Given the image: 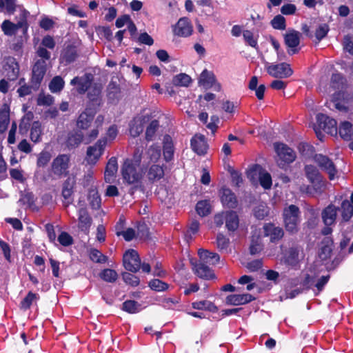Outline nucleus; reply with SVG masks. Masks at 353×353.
<instances>
[{
  "label": "nucleus",
  "instance_id": "1",
  "mask_svg": "<svg viewBox=\"0 0 353 353\" xmlns=\"http://www.w3.org/2000/svg\"><path fill=\"white\" fill-rule=\"evenodd\" d=\"M141 152L137 148L132 159H126L121 166V175L124 181L128 184L139 183L142 179V172L140 170L141 162Z\"/></svg>",
  "mask_w": 353,
  "mask_h": 353
},
{
  "label": "nucleus",
  "instance_id": "2",
  "mask_svg": "<svg viewBox=\"0 0 353 353\" xmlns=\"http://www.w3.org/2000/svg\"><path fill=\"white\" fill-rule=\"evenodd\" d=\"M301 210L294 204L285 207L282 213L283 223L285 231L290 235H296L300 230Z\"/></svg>",
  "mask_w": 353,
  "mask_h": 353
},
{
  "label": "nucleus",
  "instance_id": "3",
  "mask_svg": "<svg viewBox=\"0 0 353 353\" xmlns=\"http://www.w3.org/2000/svg\"><path fill=\"white\" fill-rule=\"evenodd\" d=\"M30 16V12L23 8L20 10V13L16 17L17 22L16 23L10 21V20H4L1 23V30L4 34L6 36L15 35L19 29L22 30L23 36L27 39L28 37V30L29 28V23L28 18Z\"/></svg>",
  "mask_w": 353,
  "mask_h": 353
},
{
  "label": "nucleus",
  "instance_id": "4",
  "mask_svg": "<svg viewBox=\"0 0 353 353\" xmlns=\"http://www.w3.org/2000/svg\"><path fill=\"white\" fill-rule=\"evenodd\" d=\"M274 149L278 156V159L276 160L277 165L281 168H283L292 163L296 158V152L283 143H274Z\"/></svg>",
  "mask_w": 353,
  "mask_h": 353
},
{
  "label": "nucleus",
  "instance_id": "5",
  "mask_svg": "<svg viewBox=\"0 0 353 353\" xmlns=\"http://www.w3.org/2000/svg\"><path fill=\"white\" fill-rule=\"evenodd\" d=\"M70 162V155L65 154H59L53 159L51 163L52 173L59 178L68 176L69 174Z\"/></svg>",
  "mask_w": 353,
  "mask_h": 353
},
{
  "label": "nucleus",
  "instance_id": "6",
  "mask_svg": "<svg viewBox=\"0 0 353 353\" xmlns=\"http://www.w3.org/2000/svg\"><path fill=\"white\" fill-rule=\"evenodd\" d=\"M107 145V137L99 139L93 145L89 146L86 151V160L89 164L94 165L104 152Z\"/></svg>",
  "mask_w": 353,
  "mask_h": 353
},
{
  "label": "nucleus",
  "instance_id": "7",
  "mask_svg": "<svg viewBox=\"0 0 353 353\" xmlns=\"http://www.w3.org/2000/svg\"><path fill=\"white\" fill-rule=\"evenodd\" d=\"M123 265L128 272H139L141 269V258L138 252L133 249L126 250L123 256Z\"/></svg>",
  "mask_w": 353,
  "mask_h": 353
},
{
  "label": "nucleus",
  "instance_id": "8",
  "mask_svg": "<svg viewBox=\"0 0 353 353\" xmlns=\"http://www.w3.org/2000/svg\"><path fill=\"white\" fill-rule=\"evenodd\" d=\"M301 33L294 29H288L283 34L284 43L287 46L288 53L290 55L297 54L300 48L298 46L300 44Z\"/></svg>",
  "mask_w": 353,
  "mask_h": 353
},
{
  "label": "nucleus",
  "instance_id": "9",
  "mask_svg": "<svg viewBox=\"0 0 353 353\" xmlns=\"http://www.w3.org/2000/svg\"><path fill=\"white\" fill-rule=\"evenodd\" d=\"M265 69L268 74L274 78H288L293 74L290 65L285 62L278 64L266 63Z\"/></svg>",
  "mask_w": 353,
  "mask_h": 353
},
{
  "label": "nucleus",
  "instance_id": "10",
  "mask_svg": "<svg viewBox=\"0 0 353 353\" xmlns=\"http://www.w3.org/2000/svg\"><path fill=\"white\" fill-rule=\"evenodd\" d=\"M262 168L259 164H254L247 171L248 178L254 179L259 171V183L260 185L265 190L270 189L272 185V176L270 174L266 171L262 170Z\"/></svg>",
  "mask_w": 353,
  "mask_h": 353
},
{
  "label": "nucleus",
  "instance_id": "11",
  "mask_svg": "<svg viewBox=\"0 0 353 353\" xmlns=\"http://www.w3.org/2000/svg\"><path fill=\"white\" fill-rule=\"evenodd\" d=\"M46 72V62L44 60H37L32 69L30 83H32L35 88L39 89Z\"/></svg>",
  "mask_w": 353,
  "mask_h": 353
},
{
  "label": "nucleus",
  "instance_id": "12",
  "mask_svg": "<svg viewBox=\"0 0 353 353\" xmlns=\"http://www.w3.org/2000/svg\"><path fill=\"white\" fill-rule=\"evenodd\" d=\"M314 160L321 170L327 173L330 180L334 179L337 174V170L332 159L322 154H316L314 157Z\"/></svg>",
  "mask_w": 353,
  "mask_h": 353
},
{
  "label": "nucleus",
  "instance_id": "13",
  "mask_svg": "<svg viewBox=\"0 0 353 353\" xmlns=\"http://www.w3.org/2000/svg\"><path fill=\"white\" fill-rule=\"evenodd\" d=\"M3 69L8 81H13L17 79L19 74V65L14 57H6L3 59Z\"/></svg>",
  "mask_w": 353,
  "mask_h": 353
},
{
  "label": "nucleus",
  "instance_id": "14",
  "mask_svg": "<svg viewBox=\"0 0 353 353\" xmlns=\"http://www.w3.org/2000/svg\"><path fill=\"white\" fill-rule=\"evenodd\" d=\"M316 122L320 129L327 134L336 135L338 132L337 122L334 119L330 118L323 113L316 115Z\"/></svg>",
  "mask_w": 353,
  "mask_h": 353
},
{
  "label": "nucleus",
  "instance_id": "15",
  "mask_svg": "<svg viewBox=\"0 0 353 353\" xmlns=\"http://www.w3.org/2000/svg\"><path fill=\"white\" fill-rule=\"evenodd\" d=\"M264 236L269 237L272 243H277L284 236V230L279 226H276L273 223H265L263 227Z\"/></svg>",
  "mask_w": 353,
  "mask_h": 353
},
{
  "label": "nucleus",
  "instance_id": "16",
  "mask_svg": "<svg viewBox=\"0 0 353 353\" xmlns=\"http://www.w3.org/2000/svg\"><path fill=\"white\" fill-rule=\"evenodd\" d=\"M93 77L90 74H85L83 77H75L70 81L72 85H77V92L83 94L92 87Z\"/></svg>",
  "mask_w": 353,
  "mask_h": 353
},
{
  "label": "nucleus",
  "instance_id": "17",
  "mask_svg": "<svg viewBox=\"0 0 353 353\" xmlns=\"http://www.w3.org/2000/svg\"><path fill=\"white\" fill-rule=\"evenodd\" d=\"M173 32L178 37H190L193 32V26L191 21L186 17L179 19L173 28Z\"/></svg>",
  "mask_w": 353,
  "mask_h": 353
},
{
  "label": "nucleus",
  "instance_id": "18",
  "mask_svg": "<svg viewBox=\"0 0 353 353\" xmlns=\"http://www.w3.org/2000/svg\"><path fill=\"white\" fill-rule=\"evenodd\" d=\"M78 228L85 234L90 232V228L92 223V219L89 214L86 208H81L78 210Z\"/></svg>",
  "mask_w": 353,
  "mask_h": 353
},
{
  "label": "nucleus",
  "instance_id": "19",
  "mask_svg": "<svg viewBox=\"0 0 353 353\" xmlns=\"http://www.w3.org/2000/svg\"><path fill=\"white\" fill-rule=\"evenodd\" d=\"M300 250L298 246H293L288 248L283 255V263L292 268L296 269L300 263Z\"/></svg>",
  "mask_w": 353,
  "mask_h": 353
},
{
  "label": "nucleus",
  "instance_id": "20",
  "mask_svg": "<svg viewBox=\"0 0 353 353\" xmlns=\"http://www.w3.org/2000/svg\"><path fill=\"white\" fill-rule=\"evenodd\" d=\"M219 194L221 203L223 206L230 209H234L237 207V198L230 188L223 187L219 191Z\"/></svg>",
  "mask_w": 353,
  "mask_h": 353
},
{
  "label": "nucleus",
  "instance_id": "21",
  "mask_svg": "<svg viewBox=\"0 0 353 353\" xmlns=\"http://www.w3.org/2000/svg\"><path fill=\"white\" fill-rule=\"evenodd\" d=\"M192 150L198 155L202 156L207 153L208 145L203 134H195L190 140Z\"/></svg>",
  "mask_w": 353,
  "mask_h": 353
},
{
  "label": "nucleus",
  "instance_id": "22",
  "mask_svg": "<svg viewBox=\"0 0 353 353\" xmlns=\"http://www.w3.org/2000/svg\"><path fill=\"white\" fill-rule=\"evenodd\" d=\"M339 209L338 207L331 203L323 210L321 217L325 225H332L335 224Z\"/></svg>",
  "mask_w": 353,
  "mask_h": 353
},
{
  "label": "nucleus",
  "instance_id": "23",
  "mask_svg": "<svg viewBox=\"0 0 353 353\" xmlns=\"http://www.w3.org/2000/svg\"><path fill=\"white\" fill-rule=\"evenodd\" d=\"M149 120V117H135L130 123V133L133 137H139L143 131L144 125Z\"/></svg>",
  "mask_w": 353,
  "mask_h": 353
},
{
  "label": "nucleus",
  "instance_id": "24",
  "mask_svg": "<svg viewBox=\"0 0 353 353\" xmlns=\"http://www.w3.org/2000/svg\"><path fill=\"white\" fill-rule=\"evenodd\" d=\"M192 264L193 270L199 277L205 279V280H210L215 278V274L213 270L210 268L204 262H200L199 263L194 264L192 261H191Z\"/></svg>",
  "mask_w": 353,
  "mask_h": 353
},
{
  "label": "nucleus",
  "instance_id": "25",
  "mask_svg": "<svg viewBox=\"0 0 353 353\" xmlns=\"http://www.w3.org/2000/svg\"><path fill=\"white\" fill-rule=\"evenodd\" d=\"M255 299L256 298L250 294H234L227 296L225 299V303L227 305H240L249 303Z\"/></svg>",
  "mask_w": 353,
  "mask_h": 353
},
{
  "label": "nucleus",
  "instance_id": "26",
  "mask_svg": "<svg viewBox=\"0 0 353 353\" xmlns=\"http://www.w3.org/2000/svg\"><path fill=\"white\" fill-rule=\"evenodd\" d=\"M118 170L117 159L112 157L108 161L104 172V180L106 183H113Z\"/></svg>",
  "mask_w": 353,
  "mask_h": 353
},
{
  "label": "nucleus",
  "instance_id": "27",
  "mask_svg": "<svg viewBox=\"0 0 353 353\" xmlns=\"http://www.w3.org/2000/svg\"><path fill=\"white\" fill-rule=\"evenodd\" d=\"M239 226V217L234 210L226 211L225 228L230 235L237 230Z\"/></svg>",
  "mask_w": 353,
  "mask_h": 353
},
{
  "label": "nucleus",
  "instance_id": "28",
  "mask_svg": "<svg viewBox=\"0 0 353 353\" xmlns=\"http://www.w3.org/2000/svg\"><path fill=\"white\" fill-rule=\"evenodd\" d=\"M78 57L77 48L72 45H68L61 52L60 56L61 62L65 65L73 63Z\"/></svg>",
  "mask_w": 353,
  "mask_h": 353
},
{
  "label": "nucleus",
  "instance_id": "29",
  "mask_svg": "<svg viewBox=\"0 0 353 353\" xmlns=\"http://www.w3.org/2000/svg\"><path fill=\"white\" fill-rule=\"evenodd\" d=\"M83 134L80 130L70 132L65 141L66 147L69 150L77 148L83 141Z\"/></svg>",
  "mask_w": 353,
  "mask_h": 353
},
{
  "label": "nucleus",
  "instance_id": "30",
  "mask_svg": "<svg viewBox=\"0 0 353 353\" xmlns=\"http://www.w3.org/2000/svg\"><path fill=\"white\" fill-rule=\"evenodd\" d=\"M216 82V77L213 72L207 69L203 70L199 79V84L206 89L211 88Z\"/></svg>",
  "mask_w": 353,
  "mask_h": 353
},
{
  "label": "nucleus",
  "instance_id": "31",
  "mask_svg": "<svg viewBox=\"0 0 353 353\" xmlns=\"http://www.w3.org/2000/svg\"><path fill=\"white\" fill-rule=\"evenodd\" d=\"M165 175V171L163 166H161L157 164L152 165L147 172V177L151 182L158 181Z\"/></svg>",
  "mask_w": 353,
  "mask_h": 353
},
{
  "label": "nucleus",
  "instance_id": "32",
  "mask_svg": "<svg viewBox=\"0 0 353 353\" xmlns=\"http://www.w3.org/2000/svg\"><path fill=\"white\" fill-rule=\"evenodd\" d=\"M338 211L341 213V216L343 222H348L353 216V206L347 199L343 200L341 206L338 207Z\"/></svg>",
  "mask_w": 353,
  "mask_h": 353
},
{
  "label": "nucleus",
  "instance_id": "33",
  "mask_svg": "<svg viewBox=\"0 0 353 353\" xmlns=\"http://www.w3.org/2000/svg\"><path fill=\"white\" fill-rule=\"evenodd\" d=\"M198 254L201 261L205 263H209L210 264L215 265L220 261V256L217 253L210 252L208 250L199 249Z\"/></svg>",
  "mask_w": 353,
  "mask_h": 353
},
{
  "label": "nucleus",
  "instance_id": "34",
  "mask_svg": "<svg viewBox=\"0 0 353 353\" xmlns=\"http://www.w3.org/2000/svg\"><path fill=\"white\" fill-rule=\"evenodd\" d=\"M10 121V107L5 103L0 109V134L7 130Z\"/></svg>",
  "mask_w": 353,
  "mask_h": 353
},
{
  "label": "nucleus",
  "instance_id": "35",
  "mask_svg": "<svg viewBox=\"0 0 353 353\" xmlns=\"http://www.w3.org/2000/svg\"><path fill=\"white\" fill-rule=\"evenodd\" d=\"M248 88L250 90L255 91V96L259 100L264 99L265 85L261 84L258 86V77L256 76L251 77L248 83Z\"/></svg>",
  "mask_w": 353,
  "mask_h": 353
},
{
  "label": "nucleus",
  "instance_id": "36",
  "mask_svg": "<svg viewBox=\"0 0 353 353\" xmlns=\"http://www.w3.org/2000/svg\"><path fill=\"white\" fill-rule=\"evenodd\" d=\"M94 117V115L83 111L77 118V128L80 130L88 129V128L91 125L92 122L93 121Z\"/></svg>",
  "mask_w": 353,
  "mask_h": 353
},
{
  "label": "nucleus",
  "instance_id": "37",
  "mask_svg": "<svg viewBox=\"0 0 353 353\" xmlns=\"http://www.w3.org/2000/svg\"><path fill=\"white\" fill-rule=\"evenodd\" d=\"M347 83L345 76L340 72H334L332 74L330 85L334 90L343 89Z\"/></svg>",
  "mask_w": 353,
  "mask_h": 353
},
{
  "label": "nucleus",
  "instance_id": "38",
  "mask_svg": "<svg viewBox=\"0 0 353 353\" xmlns=\"http://www.w3.org/2000/svg\"><path fill=\"white\" fill-rule=\"evenodd\" d=\"M353 126L349 121H343L339 128L340 137L345 141H350L353 136Z\"/></svg>",
  "mask_w": 353,
  "mask_h": 353
},
{
  "label": "nucleus",
  "instance_id": "39",
  "mask_svg": "<svg viewBox=\"0 0 353 353\" xmlns=\"http://www.w3.org/2000/svg\"><path fill=\"white\" fill-rule=\"evenodd\" d=\"M192 307L195 310H205L213 313L218 312V307L212 302L207 300L193 302Z\"/></svg>",
  "mask_w": 353,
  "mask_h": 353
},
{
  "label": "nucleus",
  "instance_id": "40",
  "mask_svg": "<svg viewBox=\"0 0 353 353\" xmlns=\"http://www.w3.org/2000/svg\"><path fill=\"white\" fill-rule=\"evenodd\" d=\"M121 310L128 314H137L141 310V305L134 300H126L122 303Z\"/></svg>",
  "mask_w": 353,
  "mask_h": 353
},
{
  "label": "nucleus",
  "instance_id": "41",
  "mask_svg": "<svg viewBox=\"0 0 353 353\" xmlns=\"http://www.w3.org/2000/svg\"><path fill=\"white\" fill-rule=\"evenodd\" d=\"M42 128L39 121H34L30 128V137L34 143H39L41 141Z\"/></svg>",
  "mask_w": 353,
  "mask_h": 353
},
{
  "label": "nucleus",
  "instance_id": "42",
  "mask_svg": "<svg viewBox=\"0 0 353 353\" xmlns=\"http://www.w3.org/2000/svg\"><path fill=\"white\" fill-rule=\"evenodd\" d=\"M309 182L311 183L312 186L307 185V190L309 192V190L312 188L314 192L318 194H322L326 187V181L323 179V176H320L319 177L316 178L314 179V181H309Z\"/></svg>",
  "mask_w": 353,
  "mask_h": 353
},
{
  "label": "nucleus",
  "instance_id": "43",
  "mask_svg": "<svg viewBox=\"0 0 353 353\" xmlns=\"http://www.w3.org/2000/svg\"><path fill=\"white\" fill-rule=\"evenodd\" d=\"M169 139H171V137L169 135L164 137L165 142L163 147V154L164 159L167 162L171 161L174 156L173 145L171 141H168Z\"/></svg>",
  "mask_w": 353,
  "mask_h": 353
},
{
  "label": "nucleus",
  "instance_id": "44",
  "mask_svg": "<svg viewBox=\"0 0 353 353\" xmlns=\"http://www.w3.org/2000/svg\"><path fill=\"white\" fill-rule=\"evenodd\" d=\"M88 199L92 209L98 210L101 208V197L96 189L92 188L89 190Z\"/></svg>",
  "mask_w": 353,
  "mask_h": 353
},
{
  "label": "nucleus",
  "instance_id": "45",
  "mask_svg": "<svg viewBox=\"0 0 353 353\" xmlns=\"http://www.w3.org/2000/svg\"><path fill=\"white\" fill-rule=\"evenodd\" d=\"M39 299V296L31 291L28 292L26 296L22 299L20 303V308L23 310H28L30 308L33 301Z\"/></svg>",
  "mask_w": 353,
  "mask_h": 353
},
{
  "label": "nucleus",
  "instance_id": "46",
  "mask_svg": "<svg viewBox=\"0 0 353 353\" xmlns=\"http://www.w3.org/2000/svg\"><path fill=\"white\" fill-rule=\"evenodd\" d=\"M65 81L61 76L54 77L49 83V89L52 93L60 92L64 88Z\"/></svg>",
  "mask_w": 353,
  "mask_h": 353
},
{
  "label": "nucleus",
  "instance_id": "47",
  "mask_svg": "<svg viewBox=\"0 0 353 353\" xmlns=\"http://www.w3.org/2000/svg\"><path fill=\"white\" fill-rule=\"evenodd\" d=\"M195 208L197 214L202 217L208 216L211 212V205L208 200L198 201Z\"/></svg>",
  "mask_w": 353,
  "mask_h": 353
},
{
  "label": "nucleus",
  "instance_id": "48",
  "mask_svg": "<svg viewBox=\"0 0 353 353\" xmlns=\"http://www.w3.org/2000/svg\"><path fill=\"white\" fill-rule=\"evenodd\" d=\"M107 90V97L109 100H118L121 92V88L117 82L111 81L108 85Z\"/></svg>",
  "mask_w": 353,
  "mask_h": 353
},
{
  "label": "nucleus",
  "instance_id": "49",
  "mask_svg": "<svg viewBox=\"0 0 353 353\" xmlns=\"http://www.w3.org/2000/svg\"><path fill=\"white\" fill-rule=\"evenodd\" d=\"M99 277L105 282L114 283L118 279V274L114 270L105 268L99 273Z\"/></svg>",
  "mask_w": 353,
  "mask_h": 353
},
{
  "label": "nucleus",
  "instance_id": "50",
  "mask_svg": "<svg viewBox=\"0 0 353 353\" xmlns=\"http://www.w3.org/2000/svg\"><path fill=\"white\" fill-rule=\"evenodd\" d=\"M192 82V79L189 75L185 73H180L174 77L172 83L176 86H188Z\"/></svg>",
  "mask_w": 353,
  "mask_h": 353
},
{
  "label": "nucleus",
  "instance_id": "51",
  "mask_svg": "<svg viewBox=\"0 0 353 353\" xmlns=\"http://www.w3.org/2000/svg\"><path fill=\"white\" fill-rule=\"evenodd\" d=\"M148 286L152 290L156 292H163L168 289L169 285L158 279H153L148 283Z\"/></svg>",
  "mask_w": 353,
  "mask_h": 353
},
{
  "label": "nucleus",
  "instance_id": "52",
  "mask_svg": "<svg viewBox=\"0 0 353 353\" xmlns=\"http://www.w3.org/2000/svg\"><path fill=\"white\" fill-rule=\"evenodd\" d=\"M103 86L101 83H94L87 92L88 99H102Z\"/></svg>",
  "mask_w": 353,
  "mask_h": 353
},
{
  "label": "nucleus",
  "instance_id": "53",
  "mask_svg": "<svg viewBox=\"0 0 353 353\" xmlns=\"http://www.w3.org/2000/svg\"><path fill=\"white\" fill-rule=\"evenodd\" d=\"M132 273V272H122V279L126 284L130 285L132 287H137L140 283V279L137 276Z\"/></svg>",
  "mask_w": 353,
  "mask_h": 353
},
{
  "label": "nucleus",
  "instance_id": "54",
  "mask_svg": "<svg viewBox=\"0 0 353 353\" xmlns=\"http://www.w3.org/2000/svg\"><path fill=\"white\" fill-rule=\"evenodd\" d=\"M89 257L91 261L97 263H104L108 260L106 256L103 255L99 250L95 248L90 249Z\"/></svg>",
  "mask_w": 353,
  "mask_h": 353
},
{
  "label": "nucleus",
  "instance_id": "55",
  "mask_svg": "<svg viewBox=\"0 0 353 353\" xmlns=\"http://www.w3.org/2000/svg\"><path fill=\"white\" fill-rule=\"evenodd\" d=\"M272 27L275 30H284L286 28V20L281 14L276 15L270 21Z\"/></svg>",
  "mask_w": 353,
  "mask_h": 353
},
{
  "label": "nucleus",
  "instance_id": "56",
  "mask_svg": "<svg viewBox=\"0 0 353 353\" xmlns=\"http://www.w3.org/2000/svg\"><path fill=\"white\" fill-rule=\"evenodd\" d=\"M304 171L305 176L308 181H314V179L319 177L320 176H322L319 170L312 165H305L304 167Z\"/></svg>",
  "mask_w": 353,
  "mask_h": 353
},
{
  "label": "nucleus",
  "instance_id": "57",
  "mask_svg": "<svg viewBox=\"0 0 353 353\" xmlns=\"http://www.w3.org/2000/svg\"><path fill=\"white\" fill-rule=\"evenodd\" d=\"M243 37L248 45L256 50L259 49L257 38H255L252 31L245 30L243 32Z\"/></svg>",
  "mask_w": 353,
  "mask_h": 353
},
{
  "label": "nucleus",
  "instance_id": "58",
  "mask_svg": "<svg viewBox=\"0 0 353 353\" xmlns=\"http://www.w3.org/2000/svg\"><path fill=\"white\" fill-rule=\"evenodd\" d=\"M159 126V122L157 119H154L150 123L145 130V139L148 141H150L152 139Z\"/></svg>",
  "mask_w": 353,
  "mask_h": 353
},
{
  "label": "nucleus",
  "instance_id": "59",
  "mask_svg": "<svg viewBox=\"0 0 353 353\" xmlns=\"http://www.w3.org/2000/svg\"><path fill=\"white\" fill-rule=\"evenodd\" d=\"M200 223L197 220H192L188 226V229L185 232V237L187 241L192 239V235H194L199 232Z\"/></svg>",
  "mask_w": 353,
  "mask_h": 353
},
{
  "label": "nucleus",
  "instance_id": "60",
  "mask_svg": "<svg viewBox=\"0 0 353 353\" xmlns=\"http://www.w3.org/2000/svg\"><path fill=\"white\" fill-rule=\"evenodd\" d=\"M51 154L48 151L41 152L37 157V165L39 168H43L48 165L51 159Z\"/></svg>",
  "mask_w": 353,
  "mask_h": 353
},
{
  "label": "nucleus",
  "instance_id": "61",
  "mask_svg": "<svg viewBox=\"0 0 353 353\" xmlns=\"http://www.w3.org/2000/svg\"><path fill=\"white\" fill-rule=\"evenodd\" d=\"M39 90L38 88H35L32 83L30 85H28L27 83H24L22 86H20L17 89V93L20 97H24L27 95L32 94L33 91H37Z\"/></svg>",
  "mask_w": 353,
  "mask_h": 353
},
{
  "label": "nucleus",
  "instance_id": "62",
  "mask_svg": "<svg viewBox=\"0 0 353 353\" xmlns=\"http://www.w3.org/2000/svg\"><path fill=\"white\" fill-rule=\"evenodd\" d=\"M0 8H5L9 14H13L16 10V0H0Z\"/></svg>",
  "mask_w": 353,
  "mask_h": 353
},
{
  "label": "nucleus",
  "instance_id": "63",
  "mask_svg": "<svg viewBox=\"0 0 353 353\" xmlns=\"http://www.w3.org/2000/svg\"><path fill=\"white\" fill-rule=\"evenodd\" d=\"M330 30L329 26L326 23L321 24L315 31V37L317 42L321 41L326 37Z\"/></svg>",
  "mask_w": 353,
  "mask_h": 353
},
{
  "label": "nucleus",
  "instance_id": "64",
  "mask_svg": "<svg viewBox=\"0 0 353 353\" xmlns=\"http://www.w3.org/2000/svg\"><path fill=\"white\" fill-rule=\"evenodd\" d=\"M58 241L59 243L65 247L71 245L73 242L72 236L66 232H61L58 236Z\"/></svg>",
  "mask_w": 353,
  "mask_h": 353
}]
</instances>
